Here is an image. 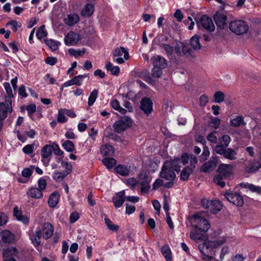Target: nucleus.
Listing matches in <instances>:
<instances>
[{
  "instance_id": "nucleus-14",
  "label": "nucleus",
  "mask_w": 261,
  "mask_h": 261,
  "mask_svg": "<svg viewBox=\"0 0 261 261\" xmlns=\"http://www.w3.org/2000/svg\"><path fill=\"white\" fill-rule=\"evenodd\" d=\"M151 179L146 174H141L139 178L138 182L141 186V191L142 193H147L150 188V182Z\"/></svg>"
},
{
  "instance_id": "nucleus-57",
  "label": "nucleus",
  "mask_w": 261,
  "mask_h": 261,
  "mask_svg": "<svg viewBox=\"0 0 261 261\" xmlns=\"http://www.w3.org/2000/svg\"><path fill=\"white\" fill-rule=\"evenodd\" d=\"M227 147L225 145H223L222 144H217L215 147L214 150V151L219 154L220 155H223V154L225 153V151Z\"/></svg>"
},
{
  "instance_id": "nucleus-10",
  "label": "nucleus",
  "mask_w": 261,
  "mask_h": 261,
  "mask_svg": "<svg viewBox=\"0 0 261 261\" xmlns=\"http://www.w3.org/2000/svg\"><path fill=\"white\" fill-rule=\"evenodd\" d=\"M81 40V37L78 33L70 31L64 38V43L68 46L75 45Z\"/></svg>"
},
{
  "instance_id": "nucleus-43",
  "label": "nucleus",
  "mask_w": 261,
  "mask_h": 261,
  "mask_svg": "<svg viewBox=\"0 0 261 261\" xmlns=\"http://www.w3.org/2000/svg\"><path fill=\"white\" fill-rule=\"evenodd\" d=\"M66 113L65 109H60L59 110L57 116V122L59 123H65L67 121V118L65 116Z\"/></svg>"
},
{
  "instance_id": "nucleus-19",
  "label": "nucleus",
  "mask_w": 261,
  "mask_h": 261,
  "mask_svg": "<svg viewBox=\"0 0 261 261\" xmlns=\"http://www.w3.org/2000/svg\"><path fill=\"white\" fill-rule=\"evenodd\" d=\"M125 199V191L122 190L117 193L113 198V202L115 206L117 208H118L122 205Z\"/></svg>"
},
{
  "instance_id": "nucleus-2",
  "label": "nucleus",
  "mask_w": 261,
  "mask_h": 261,
  "mask_svg": "<svg viewBox=\"0 0 261 261\" xmlns=\"http://www.w3.org/2000/svg\"><path fill=\"white\" fill-rule=\"evenodd\" d=\"M179 170V166H175L172 161H166L162 167L160 176L169 181H173L175 178V171Z\"/></svg>"
},
{
  "instance_id": "nucleus-40",
  "label": "nucleus",
  "mask_w": 261,
  "mask_h": 261,
  "mask_svg": "<svg viewBox=\"0 0 261 261\" xmlns=\"http://www.w3.org/2000/svg\"><path fill=\"white\" fill-rule=\"evenodd\" d=\"M161 251L167 261H172L171 251L169 246H164L162 248Z\"/></svg>"
},
{
  "instance_id": "nucleus-18",
  "label": "nucleus",
  "mask_w": 261,
  "mask_h": 261,
  "mask_svg": "<svg viewBox=\"0 0 261 261\" xmlns=\"http://www.w3.org/2000/svg\"><path fill=\"white\" fill-rule=\"evenodd\" d=\"M141 109L147 115L151 113L152 111V103L147 97L143 98L141 102Z\"/></svg>"
},
{
  "instance_id": "nucleus-17",
  "label": "nucleus",
  "mask_w": 261,
  "mask_h": 261,
  "mask_svg": "<svg viewBox=\"0 0 261 261\" xmlns=\"http://www.w3.org/2000/svg\"><path fill=\"white\" fill-rule=\"evenodd\" d=\"M207 231H203L201 229L194 228L191 230L190 237L193 240H205L207 239L205 232Z\"/></svg>"
},
{
  "instance_id": "nucleus-45",
  "label": "nucleus",
  "mask_w": 261,
  "mask_h": 261,
  "mask_svg": "<svg viewBox=\"0 0 261 261\" xmlns=\"http://www.w3.org/2000/svg\"><path fill=\"white\" fill-rule=\"evenodd\" d=\"M105 222L108 228L110 230L115 232L118 230L119 226L114 224L109 218H106L105 219Z\"/></svg>"
},
{
  "instance_id": "nucleus-15",
  "label": "nucleus",
  "mask_w": 261,
  "mask_h": 261,
  "mask_svg": "<svg viewBox=\"0 0 261 261\" xmlns=\"http://www.w3.org/2000/svg\"><path fill=\"white\" fill-rule=\"evenodd\" d=\"M261 167L260 163L255 160H250L245 164L244 170L248 173H254Z\"/></svg>"
},
{
  "instance_id": "nucleus-54",
  "label": "nucleus",
  "mask_w": 261,
  "mask_h": 261,
  "mask_svg": "<svg viewBox=\"0 0 261 261\" xmlns=\"http://www.w3.org/2000/svg\"><path fill=\"white\" fill-rule=\"evenodd\" d=\"M244 187L248 188L251 191L256 192L259 194H261V187L259 186H255L252 184H245Z\"/></svg>"
},
{
  "instance_id": "nucleus-12",
  "label": "nucleus",
  "mask_w": 261,
  "mask_h": 261,
  "mask_svg": "<svg viewBox=\"0 0 261 261\" xmlns=\"http://www.w3.org/2000/svg\"><path fill=\"white\" fill-rule=\"evenodd\" d=\"M218 172L224 178L228 179L232 175V166L228 164H221L219 166Z\"/></svg>"
},
{
  "instance_id": "nucleus-52",
  "label": "nucleus",
  "mask_w": 261,
  "mask_h": 261,
  "mask_svg": "<svg viewBox=\"0 0 261 261\" xmlns=\"http://www.w3.org/2000/svg\"><path fill=\"white\" fill-rule=\"evenodd\" d=\"M46 44L53 50H56L58 48V42L52 39L45 40Z\"/></svg>"
},
{
  "instance_id": "nucleus-48",
  "label": "nucleus",
  "mask_w": 261,
  "mask_h": 261,
  "mask_svg": "<svg viewBox=\"0 0 261 261\" xmlns=\"http://www.w3.org/2000/svg\"><path fill=\"white\" fill-rule=\"evenodd\" d=\"M102 163L108 169L112 168L116 164V160L111 158H105L102 160Z\"/></svg>"
},
{
  "instance_id": "nucleus-9",
  "label": "nucleus",
  "mask_w": 261,
  "mask_h": 261,
  "mask_svg": "<svg viewBox=\"0 0 261 261\" xmlns=\"http://www.w3.org/2000/svg\"><path fill=\"white\" fill-rule=\"evenodd\" d=\"M198 27L203 28L209 32H213L215 30V25L211 18L206 15H202L199 21L197 22Z\"/></svg>"
},
{
  "instance_id": "nucleus-4",
  "label": "nucleus",
  "mask_w": 261,
  "mask_h": 261,
  "mask_svg": "<svg viewBox=\"0 0 261 261\" xmlns=\"http://www.w3.org/2000/svg\"><path fill=\"white\" fill-rule=\"evenodd\" d=\"M192 225L194 228L201 229L203 231H207L210 228V224L208 221L201 217L198 214H194L192 219Z\"/></svg>"
},
{
  "instance_id": "nucleus-33",
  "label": "nucleus",
  "mask_w": 261,
  "mask_h": 261,
  "mask_svg": "<svg viewBox=\"0 0 261 261\" xmlns=\"http://www.w3.org/2000/svg\"><path fill=\"white\" fill-rule=\"evenodd\" d=\"M222 205L218 200L211 201L210 211L213 214L217 213L222 208Z\"/></svg>"
},
{
  "instance_id": "nucleus-59",
  "label": "nucleus",
  "mask_w": 261,
  "mask_h": 261,
  "mask_svg": "<svg viewBox=\"0 0 261 261\" xmlns=\"http://www.w3.org/2000/svg\"><path fill=\"white\" fill-rule=\"evenodd\" d=\"M86 77V75H79L74 77L72 79V80L74 85L78 86H81L82 84L84 79Z\"/></svg>"
},
{
  "instance_id": "nucleus-60",
  "label": "nucleus",
  "mask_w": 261,
  "mask_h": 261,
  "mask_svg": "<svg viewBox=\"0 0 261 261\" xmlns=\"http://www.w3.org/2000/svg\"><path fill=\"white\" fill-rule=\"evenodd\" d=\"M163 74L162 69L156 67H153L152 69V76L153 77L159 78Z\"/></svg>"
},
{
  "instance_id": "nucleus-32",
  "label": "nucleus",
  "mask_w": 261,
  "mask_h": 261,
  "mask_svg": "<svg viewBox=\"0 0 261 261\" xmlns=\"http://www.w3.org/2000/svg\"><path fill=\"white\" fill-rule=\"evenodd\" d=\"M59 198V195L57 192L52 193L48 200V203L50 207H55L57 204Z\"/></svg>"
},
{
  "instance_id": "nucleus-25",
  "label": "nucleus",
  "mask_w": 261,
  "mask_h": 261,
  "mask_svg": "<svg viewBox=\"0 0 261 261\" xmlns=\"http://www.w3.org/2000/svg\"><path fill=\"white\" fill-rule=\"evenodd\" d=\"M27 195L31 198L35 199H40L42 197L43 193L40 190L37 188L31 187L29 189L27 192Z\"/></svg>"
},
{
  "instance_id": "nucleus-34",
  "label": "nucleus",
  "mask_w": 261,
  "mask_h": 261,
  "mask_svg": "<svg viewBox=\"0 0 261 261\" xmlns=\"http://www.w3.org/2000/svg\"><path fill=\"white\" fill-rule=\"evenodd\" d=\"M140 76L148 84L154 85L155 82L152 79L147 70H143L140 73Z\"/></svg>"
},
{
  "instance_id": "nucleus-28",
  "label": "nucleus",
  "mask_w": 261,
  "mask_h": 261,
  "mask_svg": "<svg viewBox=\"0 0 261 261\" xmlns=\"http://www.w3.org/2000/svg\"><path fill=\"white\" fill-rule=\"evenodd\" d=\"M18 253V251L15 247H10L4 250L3 252L4 258L14 257Z\"/></svg>"
},
{
  "instance_id": "nucleus-53",
  "label": "nucleus",
  "mask_w": 261,
  "mask_h": 261,
  "mask_svg": "<svg viewBox=\"0 0 261 261\" xmlns=\"http://www.w3.org/2000/svg\"><path fill=\"white\" fill-rule=\"evenodd\" d=\"M47 35V32L45 30V26L42 25L39 28L37 33L36 36L39 39H41Z\"/></svg>"
},
{
  "instance_id": "nucleus-27",
  "label": "nucleus",
  "mask_w": 261,
  "mask_h": 261,
  "mask_svg": "<svg viewBox=\"0 0 261 261\" xmlns=\"http://www.w3.org/2000/svg\"><path fill=\"white\" fill-rule=\"evenodd\" d=\"M100 151L103 155L110 156L114 153V148L111 145L105 144L101 145Z\"/></svg>"
},
{
  "instance_id": "nucleus-64",
  "label": "nucleus",
  "mask_w": 261,
  "mask_h": 261,
  "mask_svg": "<svg viewBox=\"0 0 261 261\" xmlns=\"http://www.w3.org/2000/svg\"><path fill=\"white\" fill-rule=\"evenodd\" d=\"M183 54L187 57H191L193 56V50L190 48L188 45H184L182 47Z\"/></svg>"
},
{
  "instance_id": "nucleus-49",
  "label": "nucleus",
  "mask_w": 261,
  "mask_h": 261,
  "mask_svg": "<svg viewBox=\"0 0 261 261\" xmlns=\"http://www.w3.org/2000/svg\"><path fill=\"white\" fill-rule=\"evenodd\" d=\"M62 146L68 152H72L75 149L74 144L69 140H67L63 142Z\"/></svg>"
},
{
  "instance_id": "nucleus-7",
  "label": "nucleus",
  "mask_w": 261,
  "mask_h": 261,
  "mask_svg": "<svg viewBox=\"0 0 261 261\" xmlns=\"http://www.w3.org/2000/svg\"><path fill=\"white\" fill-rule=\"evenodd\" d=\"M224 196L227 200L234 205L240 206L244 204L243 198L239 193L228 190L226 191Z\"/></svg>"
},
{
  "instance_id": "nucleus-16",
  "label": "nucleus",
  "mask_w": 261,
  "mask_h": 261,
  "mask_svg": "<svg viewBox=\"0 0 261 261\" xmlns=\"http://www.w3.org/2000/svg\"><path fill=\"white\" fill-rule=\"evenodd\" d=\"M217 161V156H213L211 160L205 162L202 166L201 167L200 171L205 173H208L212 171L216 166Z\"/></svg>"
},
{
  "instance_id": "nucleus-35",
  "label": "nucleus",
  "mask_w": 261,
  "mask_h": 261,
  "mask_svg": "<svg viewBox=\"0 0 261 261\" xmlns=\"http://www.w3.org/2000/svg\"><path fill=\"white\" fill-rule=\"evenodd\" d=\"M190 157L187 154H184L181 156L180 159H177L174 160H172L173 163H174L175 166H179V168H180V164H181L183 165H186L188 163Z\"/></svg>"
},
{
  "instance_id": "nucleus-36",
  "label": "nucleus",
  "mask_w": 261,
  "mask_h": 261,
  "mask_svg": "<svg viewBox=\"0 0 261 261\" xmlns=\"http://www.w3.org/2000/svg\"><path fill=\"white\" fill-rule=\"evenodd\" d=\"M105 67L108 71H111L112 74L118 75L120 72V68L117 66H114L110 62H108L106 64Z\"/></svg>"
},
{
  "instance_id": "nucleus-38",
  "label": "nucleus",
  "mask_w": 261,
  "mask_h": 261,
  "mask_svg": "<svg viewBox=\"0 0 261 261\" xmlns=\"http://www.w3.org/2000/svg\"><path fill=\"white\" fill-rule=\"evenodd\" d=\"M244 124V118L241 116H237L230 120V125L233 127H238Z\"/></svg>"
},
{
  "instance_id": "nucleus-62",
  "label": "nucleus",
  "mask_w": 261,
  "mask_h": 261,
  "mask_svg": "<svg viewBox=\"0 0 261 261\" xmlns=\"http://www.w3.org/2000/svg\"><path fill=\"white\" fill-rule=\"evenodd\" d=\"M160 46L162 49H164L167 55H171L173 53V48L170 45L163 43Z\"/></svg>"
},
{
  "instance_id": "nucleus-26",
  "label": "nucleus",
  "mask_w": 261,
  "mask_h": 261,
  "mask_svg": "<svg viewBox=\"0 0 261 261\" xmlns=\"http://www.w3.org/2000/svg\"><path fill=\"white\" fill-rule=\"evenodd\" d=\"M94 11V6L92 4H87L83 9L81 15L85 17L91 16Z\"/></svg>"
},
{
  "instance_id": "nucleus-51",
  "label": "nucleus",
  "mask_w": 261,
  "mask_h": 261,
  "mask_svg": "<svg viewBox=\"0 0 261 261\" xmlns=\"http://www.w3.org/2000/svg\"><path fill=\"white\" fill-rule=\"evenodd\" d=\"M225 97L224 93L221 91L216 92L214 95V101L216 103L222 102Z\"/></svg>"
},
{
  "instance_id": "nucleus-47",
  "label": "nucleus",
  "mask_w": 261,
  "mask_h": 261,
  "mask_svg": "<svg viewBox=\"0 0 261 261\" xmlns=\"http://www.w3.org/2000/svg\"><path fill=\"white\" fill-rule=\"evenodd\" d=\"M111 106L115 110L118 111L122 114H124L126 112V110L120 106L119 101L114 99L111 101Z\"/></svg>"
},
{
  "instance_id": "nucleus-31",
  "label": "nucleus",
  "mask_w": 261,
  "mask_h": 261,
  "mask_svg": "<svg viewBox=\"0 0 261 261\" xmlns=\"http://www.w3.org/2000/svg\"><path fill=\"white\" fill-rule=\"evenodd\" d=\"M194 170L193 167L187 166L181 172L180 179L182 180H187Z\"/></svg>"
},
{
  "instance_id": "nucleus-5",
  "label": "nucleus",
  "mask_w": 261,
  "mask_h": 261,
  "mask_svg": "<svg viewBox=\"0 0 261 261\" xmlns=\"http://www.w3.org/2000/svg\"><path fill=\"white\" fill-rule=\"evenodd\" d=\"M114 61L118 64H122L124 60H127L129 58V54L127 50L123 47L116 48L113 53Z\"/></svg>"
},
{
  "instance_id": "nucleus-24",
  "label": "nucleus",
  "mask_w": 261,
  "mask_h": 261,
  "mask_svg": "<svg viewBox=\"0 0 261 261\" xmlns=\"http://www.w3.org/2000/svg\"><path fill=\"white\" fill-rule=\"evenodd\" d=\"M80 20L79 15L75 13L69 14L64 18L65 23L69 26H72L77 23Z\"/></svg>"
},
{
  "instance_id": "nucleus-20",
  "label": "nucleus",
  "mask_w": 261,
  "mask_h": 261,
  "mask_svg": "<svg viewBox=\"0 0 261 261\" xmlns=\"http://www.w3.org/2000/svg\"><path fill=\"white\" fill-rule=\"evenodd\" d=\"M42 230L43 233V237L47 240L51 237L54 231V226L50 223L47 222L43 224Z\"/></svg>"
},
{
  "instance_id": "nucleus-21",
  "label": "nucleus",
  "mask_w": 261,
  "mask_h": 261,
  "mask_svg": "<svg viewBox=\"0 0 261 261\" xmlns=\"http://www.w3.org/2000/svg\"><path fill=\"white\" fill-rule=\"evenodd\" d=\"M153 67L163 69L167 66L166 60L160 56L156 55L151 58Z\"/></svg>"
},
{
  "instance_id": "nucleus-55",
  "label": "nucleus",
  "mask_w": 261,
  "mask_h": 261,
  "mask_svg": "<svg viewBox=\"0 0 261 261\" xmlns=\"http://www.w3.org/2000/svg\"><path fill=\"white\" fill-rule=\"evenodd\" d=\"M7 25H11V29L13 31L16 32L18 28H20L21 27V22L16 20H11L7 23Z\"/></svg>"
},
{
  "instance_id": "nucleus-58",
  "label": "nucleus",
  "mask_w": 261,
  "mask_h": 261,
  "mask_svg": "<svg viewBox=\"0 0 261 261\" xmlns=\"http://www.w3.org/2000/svg\"><path fill=\"white\" fill-rule=\"evenodd\" d=\"M35 168L34 166H31L30 168H24L21 172L22 175L24 177H29L32 174Z\"/></svg>"
},
{
  "instance_id": "nucleus-1",
  "label": "nucleus",
  "mask_w": 261,
  "mask_h": 261,
  "mask_svg": "<svg viewBox=\"0 0 261 261\" xmlns=\"http://www.w3.org/2000/svg\"><path fill=\"white\" fill-rule=\"evenodd\" d=\"M236 243L234 238L229 237L220 238L214 241H207L199 245L198 248L203 255L202 258L206 261H219L213 258L212 255L215 254L214 249L218 248L224 243L233 245Z\"/></svg>"
},
{
  "instance_id": "nucleus-8",
  "label": "nucleus",
  "mask_w": 261,
  "mask_h": 261,
  "mask_svg": "<svg viewBox=\"0 0 261 261\" xmlns=\"http://www.w3.org/2000/svg\"><path fill=\"white\" fill-rule=\"evenodd\" d=\"M12 101L6 99L5 102H0V126L2 125V121L7 117L8 113H12Z\"/></svg>"
},
{
  "instance_id": "nucleus-44",
  "label": "nucleus",
  "mask_w": 261,
  "mask_h": 261,
  "mask_svg": "<svg viewBox=\"0 0 261 261\" xmlns=\"http://www.w3.org/2000/svg\"><path fill=\"white\" fill-rule=\"evenodd\" d=\"M98 91L97 89H94L91 93L88 98V104L89 106H92L98 96Z\"/></svg>"
},
{
  "instance_id": "nucleus-13",
  "label": "nucleus",
  "mask_w": 261,
  "mask_h": 261,
  "mask_svg": "<svg viewBox=\"0 0 261 261\" xmlns=\"http://www.w3.org/2000/svg\"><path fill=\"white\" fill-rule=\"evenodd\" d=\"M53 152V147L50 145H45L41 149V155L42 157V162L45 166L49 164L50 159Z\"/></svg>"
},
{
  "instance_id": "nucleus-39",
  "label": "nucleus",
  "mask_w": 261,
  "mask_h": 261,
  "mask_svg": "<svg viewBox=\"0 0 261 261\" xmlns=\"http://www.w3.org/2000/svg\"><path fill=\"white\" fill-rule=\"evenodd\" d=\"M3 86L5 88V89L7 94V96H5V101H6V99L8 98V100L9 101H12L11 99L13 97H14V94L13 93L11 87L10 86V84L9 83L5 82L3 84Z\"/></svg>"
},
{
  "instance_id": "nucleus-46",
  "label": "nucleus",
  "mask_w": 261,
  "mask_h": 261,
  "mask_svg": "<svg viewBox=\"0 0 261 261\" xmlns=\"http://www.w3.org/2000/svg\"><path fill=\"white\" fill-rule=\"evenodd\" d=\"M69 54L71 56L77 58L79 57L83 56L86 52V49L85 48L82 49L76 50L74 48H70L68 50Z\"/></svg>"
},
{
  "instance_id": "nucleus-56",
  "label": "nucleus",
  "mask_w": 261,
  "mask_h": 261,
  "mask_svg": "<svg viewBox=\"0 0 261 261\" xmlns=\"http://www.w3.org/2000/svg\"><path fill=\"white\" fill-rule=\"evenodd\" d=\"M224 179H225L224 178V177L221 176L220 174H218L214 177L213 179L214 182L222 188H223L225 185V183L223 181Z\"/></svg>"
},
{
  "instance_id": "nucleus-23",
  "label": "nucleus",
  "mask_w": 261,
  "mask_h": 261,
  "mask_svg": "<svg viewBox=\"0 0 261 261\" xmlns=\"http://www.w3.org/2000/svg\"><path fill=\"white\" fill-rule=\"evenodd\" d=\"M42 236V232L40 229H37L35 232H31L30 233V238L33 244L36 247L40 244V239Z\"/></svg>"
},
{
  "instance_id": "nucleus-50",
  "label": "nucleus",
  "mask_w": 261,
  "mask_h": 261,
  "mask_svg": "<svg viewBox=\"0 0 261 261\" xmlns=\"http://www.w3.org/2000/svg\"><path fill=\"white\" fill-rule=\"evenodd\" d=\"M67 176L64 172L55 171L52 175L53 178L57 181H62Z\"/></svg>"
},
{
  "instance_id": "nucleus-22",
  "label": "nucleus",
  "mask_w": 261,
  "mask_h": 261,
  "mask_svg": "<svg viewBox=\"0 0 261 261\" xmlns=\"http://www.w3.org/2000/svg\"><path fill=\"white\" fill-rule=\"evenodd\" d=\"M0 237L3 242L11 243L14 241L15 236L10 231L4 230L0 232Z\"/></svg>"
},
{
  "instance_id": "nucleus-37",
  "label": "nucleus",
  "mask_w": 261,
  "mask_h": 261,
  "mask_svg": "<svg viewBox=\"0 0 261 261\" xmlns=\"http://www.w3.org/2000/svg\"><path fill=\"white\" fill-rule=\"evenodd\" d=\"M57 161L58 163L60 162L62 167L65 169L64 172L67 174V175L71 172L72 167L70 163L64 161L61 159L59 158L57 159Z\"/></svg>"
},
{
  "instance_id": "nucleus-6",
  "label": "nucleus",
  "mask_w": 261,
  "mask_h": 261,
  "mask_svg": "<svg viewBox=\"0 0 261 261\" xmlns=\"http://www.w3.org/2000/svg\"><path fill=\"white\" fill-rule=\"evenodd\" d=\"M232 16L226 15L222 12H217L214 16V19L217 26L220 29H224L227 25L228 22H229Z\"/></svg>"
},
{
  "instance_id": "nucleus-42",
  "label": "nucleus",
  "mask_w": 261,
  "mask_h": 261,
  "mask_svg": "<svg viewBox=\"0 0 261 261\" xmlns=\"http://www.w3.org/2000/svg\"><path fill=\"white\" fill-rule=\"evenodd\" d=\"M230 255V248L228 246L223 247L219 253V258L221 261L228 258Z\"/></svg>"
},
{
  "instance_id": "nucleus-63",
  "label": "nucleus",
  "mask_w": 261,
  "mask_h": 261,
  "mask_svg": "<svg viewBox=\"0 0 261 261\" xmlns=\"http://www.w3.org/2000/svg\"><path fill=\"white\" fill-rule=\"evenodd\" d=\"M38 190H40L41 192L45 189L46 187V180L41 177L38 181Z\"/></svg>"
},
{
  "instance_id": "nucleus-61",
  "label": "nucleus",
  "mask_w": 261,
  "mask_h": 261,
  "mask_svg": "<svg viewBox=\"0 0 261 261\" xmlns=\"http://www.w3.org/2000/svg\"><path fill=\"white\" fill-rule=\"evenodd\" d=\"M210 151L208 149V147L204 146L203 147V150L201 155V161H206L208 157L210 155Z\"/></svg>"
},
{
  "instance_id": "nucleus-3",
  "label": "nucleus",
  "mask_w": 261,
  "mask_h": 261,
  "mask_svg": "<svg viewBox=\"0 0 261 261\" xmlns=\"http://www.w3.org/2000/svg\"><path fill=\"white\" fill-rule=\"evenodd\" d=\"M229 28L230 31L234 34L241 35L247 32L249 26L244 20L234 19L230 20Z\"/></svg>"
},
{
  "instance_id": "nucleus-30",
  "label": "nucleus",
  "mask_w": 261,
  "mask_h": 261,
  "mask_svg": "<svg viewBox=\"0 0 261 261\" xmlns=\"http://www.w3.org/2000/svg\"><path fill=\"white\" fill-rule=\"evenodd\" d=\"M200 36L195 35L192 37L190 40V46L194 50L199 49L201 47V45L200 43Z\"/></svg>"
},
{
  "instance_id": "nucleus-11",
  "label": "nucleus",
  "mask_w": 261,
  "mask_h": 261,
  "mask_svg": "<svg viewBox=\"0 0 261 261\" xmlns=\"http://www.w3.org/2000/svg\"><path fill=\"white\" fill-rule=\"evenodd\" d=\"M123 120L117 121L114 124L113 127L116 132L121 133L124 131L131 123V119L130 118L126 117Z\"/></svg>"
},
{
  "instance_id": "nucleus-41",
  "label": "nucleus",
  "mask_w": 261,
  "mask_h": 261,
  "mask_svg": "<svg viewBox=\"0 0 261 261\" xmlns=\"http://www.w3.org/2000/svg\"><path fill=\"white\" fill-rule=\"evenodd\" d=\"M237 155V152L236 151L233 150L230 148H227L226 149L225 151V153L223 154V156L227 159L230 160H236L237 158L236 155Z\"/></svg>"
},
{
  "instance_id": "nucleus-29",
  "label": "nucleus",
  "mask_w": 261,
  "mask_h": 261,
  "mask_svg": "<svg viewBox=\"0 0 261 261\" xmlns=\"http://www.w3.org/2000/svg\"><path fill=\"white\" fill-rule=\"evenodd\" d=\"M114 170L117 174L123 176L128 175L130 171L128 167L123 165H119L116 166Z\"/></svg>"
}]
</instances>
